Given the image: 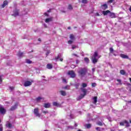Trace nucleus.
Here are the masks:
<instances>
[{
    "label": "nucleus",
    "mask_w": 131,
    "mask_h": 131,
    "mask_svg": "<svg viewBox=\"0 0 131 131\" xmlns=\"http://www.w3.org/2000/svg\"><path fill=\"white\" fill-rule=\"evenodd\" d=\"M68 29H71V27H69L68 28Z\"/></svg>",
    "instance_id": "nucleus-59"
},
{
    "label": "nucleus",
    "mask_w": 131,
    "mask_h": 131,
    "mask_svg": "<svg viewBox=\"0 0 131 131\" xmlns=\"http://www.w3.org/2000/svg\"><path fill=\"white\" fill-rule=\"evenodd\" d=\"M10 90H11V91H13L14 89V86H10L9 88Z\"/></svg>",
    "instance_id": "nucleus-49"
},
{
    "label": "nucleus",
    "mask_w": 131,
    "mask_h": 131,
    "mask_svg": "<svg viewBox=\"0 0 131 131\" xmlns=\"http://www.w3.org/2000/svg\"><path fill=\"white\" fill-rule=\"evenodd\" d=\"M68 10H69V11H72V10H73V7H72V5H69L68 7Z\"/></svg>",
    "instance_id": "nucleus-25"
},
{
    "label": "nucleus",
    "mask_w": 131,
    "mask_h": 131,
    "mask_svg": "<svg viewBox=\"0 0 131 131\" xmlns=\"http://www.w3.org/2000/svg\"><path fill=\"white\" fill-rule=\"evenodd\" d=\"M47 67L48 69H52V68H53V65L51 64H48Z\"/></svg>",
    "instance_id": "nucleus-26"
},
{
    "label": "nucleus",
    "mask_w": 131,
    "mask_h": 131,
    "mask_svg": "<svg viewBox=\"0 0 131 131\" xmlns=\"http://www.w3.org/2000/svg\"><path fill=\"white\" fill-rule=\"evenodd\" d=\"M59 60L62 62L63 61V58H59Z\"/></svg>",
    "instance_id": "nucleus-55"
},
{
    "label": "nucleus",
    "mask_w": 131,
    "mask_h": 131,
    "mask_svg": "<svg viewBox=\"0 0 131 131\" xmlns=\"http://www.w3.org/2000/svg\"><path fill=\"white\" fill-rule=\"evenodd\" d=\"M23 55H24V53L23 52H19L18 54V57H23Z\"/></svg>",
    "instance_id": "nucleus-29"
},
{
    "label": "nucleus",
    "mask_w": 131,
    "mask_h": 131,
    "mask_svg": "<svg viewBox=\"0 0 131 131\" xmlns=\"http://www.w3.org/2000/svg\"><path fill=\"white\" fill-rule=\"evenodd\" d=\"M84 61H85V62H86V63H89L90 62V59L89 58H88V57H85L84 58Z\"/></svg>",
    "instance_id": "nucleus-30"
},
{
    "label": "nucleus",
    "mask_w": 131,
    "mask_h": 131,
    "mask_svg": "<svg viewBox=\"0 0 131 131\" xmlns=\"http://www.w3.org/2000/svg\"><path fill=\"white\" fill-rule=\"evenodd\" d=\"M42 112L44 114H48V113H49V112L48 111H42Z\"/></svg>",
    "instance_id": "nucleus-38"
},
{
    "label": "nucleus",
    "mask_w": 131,
    "mask_h": 131,
    "mask_svg": "<svg viewBox=\"0 0 131 131\" xmlns=\"http://www.w3.org/2000/svg\"><path fill=\"white\" fill-rule=\"evenodd\" d=\"M117 81H118V82H119V84H122V83L121 82V80L120 79H117Z\"/></svg>",
    "instance_id": "nucleus-37"
},
{
    "label": "nucleus",
    "mask_w": 131,
    "mask_h": 131,
    "mask_svg": "<svg viewBox=\"0 0 131 131\" xmlns=\"http://www.w3.org/2000/svg\"><path fill=\"white\" fill-rule=\"evenodd\" d=\"M97 124H98V125H100V126L103 125V123L101 122H98Z\"/></svg>",
    "instance_id": "nucleus-44"
},
{
    "label": "nucleus",
    "mask_w": 131,
    "mask_h": 131,
    "mask_svg": "<svg viewBox=\"0 0 131 131\" xmlns=\"http://www.w3.org/2000/svg\"><path fill=\"white\" fill-rule=\"evenodd\" d=\"M114 0H109L107 1V4H112V3H113V1Z\"/></svg>",
    "instance_id": "nucleus-41"
},
{
    "label": "nucleus",
    "mask_w": 131,
    "mask_h": 131,
    "mask_svg": "<svg viewBox=\"0 0 131 131\" xmlns=\"http://www.w3.org/2000/svg\"><path fill=\"white\" fill-rule=\"evenodd\" d=\"M129 11H130L131 12V6L130 7V8H129Z\"/></svg>",
    "instance_id": "nucleus-58"
},
{
    "label": "nucleus",
    "mask_w": 131,
    "mask_h": 131,
    "mask_svg": "<svg viewBox=\"0 0 131 131\" xmlns=\"http://www.w3.org/2000/svg\"><path fill=\"white\" fill-rule=\"evenodd\" d=\"M120 125H121V126L124 125V121H123V122H121L120 123Z\"/></svg>",
    "instance_id": "nucleus-43"
},
{
    "label": "nucleus",
    "mask_w": 131,
    "mask_h": 131,
    "mask_svg": "<svg viewBox=\"0 0 131 131\" xmlns=\"http://www.w3.org/2000/svg\"><path fill=\"white\" fill-rule=\"evenodd\" d=\"M59 93H60V95L61 96H63V97H65V96H66V95H67V93H66V92H65L64 91H60Z\"/></svg>",
    "instance_id": "nucleus-15"
},
{
    "label": "nucleus",
    "mask_w": 131,
    "mask_h": 131,
    "mask_svg": "<svg viewBox=\"0 0 131 131\" xmlns=\"http://www.w3.org/2000/svg\"><path fill=\"white\" fill-rule=\"evenodd\" d=\"M82 4H88V1L87 0H82Z\"/></svg>",
    "instance_id": "nucleus-39"
},
{
    "label": "nucleus",
    "mask_w": 131,
    "mask_h": 131,
    "mask_svg": "<svg viewBox=\"0 0 131 131\" xmlns=\"http://www.w3.org/2000/svg\"><path fill=\"white\" fill-rule=\"evenodd\" d=\"M110 17H111L112 18H116V15H115V13H113V12H111L110 11V14H109Z\"/></svg>",
    "instance_id": "nucleus-16"
},
{
    "label": "nucleus",
    "mask_w": 131,
    "mask_h": 131,
    "mask_svg": "<svg viewBox=\"0 0 131 131\" xmlns=\"http://www.w3.org/2000/svg\"><path fill=\"white\" fill-rule=\"evenodd\" d=\"M92 88H95V87L97 86V83H92Z\"/></svg>",
    "instance_id": "nucleus-35"
},
{
    "label": "nucleus",
    "mask_w": 131,
    "mask_h": 131,
    "mask_svg": "<svg viewBox=\"0 0 131 131\" xmlns=\"http://www.w3.org/2000/svg\"><path fill=\"white\" fill-rule=\"evenodd\" d=\"M75 86L76 89H78V87L79 86V84H76Z\"/></svg>",
    "instance_id": "nucleus-45"
},
{
    "label": "nucleus",
    "mask_w": 131,
    "mask_h": 131,
    "mask_svg": "<svg viewBox=\"0 0 131 131\" xmlns=\"http://www.w3.org/2000/svg\"><path fill=\"white\" fill-rule=\"evenodd\" d=\"M96 130H99L100 131L101 130V128L97 127L96 128Z\"/></svg>",
    "instance_id": "nucleus-47"
},
{
    "label": "nucleus",
    "mask_w": 131,
    "mask_h": 131,
    "mask_svg": "<svg viewBox=\"0 0 131 131\" xmlns=\"http://www.w3.org/2000/svg\"><path fill=\"white\" fill-rule=\"evenodd\" d=\"M50 106H51V104H50V103H45L44 104L45 108H50Z\"/></svg>",
    "instance_id": "nucleus-23"
},
{
    "label": "nucleus",
    "mask_w": 131,
    "mask_h": 131,
    "mask_svg": "<svg viewBox=\"0 0 131 131\" xmlns=\"http://www.w3.org/2000/svg\"><path fill=\"white\" fill-rule=\"evenodd\" d=\"M49 54H51V51H50V50H48L46 53V57H48Z\"/></svg>",
    "instance_id": "nucleus-36"
},
{
    "label": "nucleus",
    "mask_w": 131,
    "mask_h": 131,
    "mask_svg": "<svg viewBox=\"0 0 131 131\" xmlns=\"http://www.w3.org/2000/svg\"><path fill=\"white\" fill-rule=\"evenodd\" d=\"M70 38L72 40H74L75 39V37L74 36V35H73V34H71L70 35Z\"/></svg>",
    "instance_id": "nucleus-17"
},
{
    "label": "nucleus",
    "mask_w": 131,
    "mask_h": 131,
    "mask_svg": "<svg viewBox=\"0 0 131 131\" xmlns=\"http://www.w3.org/2000/svg\"><path fill=\"white\" fill-rule=\"evenodd\" d=\"M32 82H33V80H32L31 81H26L24 83V86H30V85H31L32 84Z\"/></svg>",
    "instance_id": "nucleus-6"
},
{
    "label": "nucleus",
    "mask_w": 131,
    "mask_h": 131,
    "mask_svg": "<svg viewBox=\"0 0 131 131\" xmlns=\"http://www.w3.org/2000/svg\"><path fill=\"white\" fill-rule=\"evenodd\" d=\"M6 127H8V128H12L13 127V125L10 122L7 121L6 123Z\"/></svg>",
    "instance_id": "nucleus-9"
},
{
    "label": "nucleus",
    "mask_w": 131,
    "mask_h": 131,
    "mask_svg": "<svg viewBox=\"0 0 131 131\" xmlns=\"http://www.w3.org/2000/svg\"><path fill=\"white\" fill-rule=\"evenodd\" d=\"M99 58H100V57H99V55H98V52H95L94 53V54L93 55V56L92 57V62L93 63V64H96V63H97V62H98V60H99Z\"/></svg>",
    "instance_id": "nucleus-2"
},
{
    "label": "nucleus",
    "mask_w": 131,
    "mask_h": 131,
    "mask_svg": "<svg viewBox=\"0 0 131 131\" xmlns=\"http://www.w3.org/2000/svg\"><path fill=\"white\" fill-rule=\"evenodd\" d=\"M53 106L55 107H61V104L58 103V102L54 101L53 102Z\"/></svg>",
    "instance_id": "nucleus-10"
},
{
    "label": "nucleus",
    "mask_w": 131,
    "mask_h": 131,
    "mask_svg": "<svg viewBox=\"0 0 131 131\" xmlns=\"http://www.w3.org/2000/svg\"><path fill=\"white\" fill-rule=\"evenodd\" d=\"M97 99H98V98L96 97V96H95V97H94V98H93V103L95 104V105H96V104H97V102H98V100H97Z\"/></svg>",
    "instance_id": "nucleus-21"
},
{
    "label": "nucleus",
    "mask_w": 131,
    "mask_h": 131,
    "mask_svg": "<svg viewBox=\"0 0 131 131\" xmlns=\"http://www.w3.org/2000/svg\"><path fill=\"white\" fill-rule=\"evenodd\" d=\"M92 71L93 72H95V71H96V69L95 68L92 69Z\"/></svg>",
    "instance_id": "nucleus-54"
},
{
    "label": "nucleus",
    "mask_w": 131,
    "mask_h": 131,
    "mask_svg": "<svg viewBox=\"0 0 131 131\" xmlns=\"http://www.w3.org/2000/svg\"><path fill=\"white\" fill-rule=\"evenodd\" d=\"M8 1H4L3 3V4L2 6V8H5L6 6L8 5Z\"/></svg>",
    "instance_id": "nucleus-19"
},
{
    "label": "nucleus",
    "mask_w": 131,
    "mask_h": 131,
    "mask_svg": "<svg viewBox=\"0 0 131 131\" xmlns=\"http://www.w3.org/2000/svg\"><path fill=\"white\" fill-rule=\"evenodd\" d=\"M82 88H86L88 86V84L85 83H82Z\"/></svg>",
    "instance_id": "nucleus-32"
},
{
    "label": "nucleus",
    "mask_w": 131,
    "mask_h": 131,
    "mask_svg": "<svg viewBox=\"0 0 131 131\" xmlns=\"http://www.w3.org/2000/svg\"><path fill=\"white\" fill-rule=\"evenodd\" d=\"M76 48H77V46L76 47V46H74V45H73V46H72V49H73V50H74V49H76Z\"/></svg>",
    "instance_id": "nucleus-50"
},
{
    "label": "nucleus",
    "mask_w": 131,
    "mask_h": 131,
    "mask_svg": "<svg viewBox=\"0 0 131 131\" xmlns=\"http://www.w3.org/2000/svg\"><path fill=\"white\" fill-rule=\"evenodd\" d=\"M88 73V69L86 68H80L78 71V73L81 77H84Z\"/></svg>",
    "instance_id": "nucleus-1"
},
{
    "label": "nucleus",
    "mask_w": 131,
    "mask_h": 131,
    "mask_svg": "<svg viewBox=\"0 0 131 131\" xmlns=\"http://www.w3.org/2000/svg\"><path fill=\"white\" fill-rule=\"evenodd\" d=\"M114 51V50L113 49V48H110V53H113Z\"/></svg>",
    "instance_id": "nucleus-42"
},
{
    "label": "nucleus",
    "mask_w": 131,
    "mask_h": 131,
    "mask_svg": "<svg viewBox=\"0 0 131 131\" xmlns=\"http://www.w3.org/2000/svg\"><path fill=\"white\" fill-rule=\"evenodd\" d=\"M38 108H35L34 110V114L37 117H40V114L38 112Z\"/></svg>",
    "instance_id": "nucleus-5"
},
{
    "label": "nucleus",
    "mask_w": 131,
    "mask_h": 131,
    "mask_svg": "<svg viewBox=\"0 0 131 131\" xmlns=\"http://www.w3.org/2000/svg\"><path fill=\"white\" fill-rule=\"evenodd\" d=\"M95 16H100V14H99V13H96L95 14Z\"/></svg>",
    "instance_id": "nucleus-53"
},
{
    "label": "nucleus",
    "mask_w": 131,
    "mask_h": 131,
    "mask_svg": "<svg viewBox=\"0 0 131 131\" xmlns=\"http://www.w3.org/2000/svg\"><path fill=\"white\" fill-rule=\"evenodd\" d=\"M43 99V98L42 97H38L36 99V101L38 103H39V102H40V101H41V100H42Z\"/></svg>",
    "instance_id": "nucleus-18"
},
{
    "label": "nucleus",
    "mask_w": 131,
    "mask_h": 131,
    "mask_svg": "<svg viewBox=\"0 0 131 131\" xmlns=\"http://www.w3.org/2000/svg\"><path fill=\"white\" fill-rule=\"evenodd\" d=\"M101 9L104 10H106V9H108V5L106 4H103L101 5Z\"/></svg>",
    "instance_id": "nucleus-12"
},
{
    "label": "nucleus",
    "mask_w": 131,
    "mask_h": 131,
    "mask_svg": "<svg viewBox=\"0 0 131 131\" xmlns=\"http://www.w3.org/2000/svg\"><path fill=\"white\" fill-rule=\"evenodd\" d=\"M68 74L72 78H74V77H75V76H76L75 73L73 71H69L68 72Z\"/></svg>",
    "instance_id": "nucleus-4"
},
{
    "label": "nucleus",
    "mask_w": 131,
    "mask_h": 131,
    "mask_svg": "<svg viewBox=\"0 0 131 131\" xmlns=\"http://www.w3.org/2000/svg\"><path fill=\"white\" fill-rule=\"evenodd\" d=\"M71 118H72V115H70Z\"/></svg>",
    "instance_id": "nucleus-62"
},
{
    "label": "nucleus",
    "mask_w": 131,
    "mask_h": 131,
    "mask_svg": "<svg viewBox=\"0 0 131 131\" xmlns=\"http://www.w3.org/2000/svg\"><path fill=\"white\" fill-rule=\"evenodd\" d=\"M26 63H27V64H31L32 61L30 60V59H26Z\"/></svg>",
    "instance_id": "nucleus-28"
},
{
    "label": "nucleus",
    "mask_w": 131,
    "mask_h": 131,
    "mask_svg": "<svg viewBox=\"0 0 131 131\" xmlns=\"http://www.w3.org/2000/svg\"><path fill=\"white\" fill-rule=\"evenodd\" d=\"M12 16H14V17H17V16H19V10L15 9L13 11V14H12Z\"/></svg>",
    "instance_id": "nucleus-7"
},
{
    "label": "nucleus",
    "mask_w": 131,
    "mask_h": 131,
    "mask_svg": "<svg viewBox=\"0 0 131 131\" xmlns=\"http://www.w3.org/2000/svg\"><path fill=\"white\" fill-rule=\"evenodd\" d=\"M92 126V125L91 124H86V127L87 128H90V127Z\"/></svg>",
    "instance_id": "nucleus-34"
},
{
    "label": "nucleus",
    "mask_w": 131,
    "mask_h": 131,
    "mask_svg": "<svg viewBox=\"0 0 131 131\" xmlns=\"http://www.w3.org/2000/svg\"><path fill=\"white\" fill-rule=\"evenodd\" d=\"M129 122H130V123H131V120H129Z\"/></svg>",
    "instance_id": "nucleus-64"
},
{
    "label": "nucleus",
    "mask_w": 131,
    "mask_h": 131,
    "mask_svg": "<svg viewBox=\"0 0 131 131\" xmlns=\"http://www.w3.org/2000/svg\"><path fill=\"white\" fill-rule=\"evenodd\" d=\"M4 130V127L3 126V124H0V131Z\"/></svg>",
    "instance_id": "nucleus-33"
},
{
    "label": "nucleus",
    "mask_w": 131,
    "mask_h": 131,
    "mask_svg": "<svg viewBox=\"0 0 131 131\" xmlns=\"http://www.w3.org/2000/svg\"><path fill=\"white\" fill-rule=\"evenodd\" d=\"M75 126H77V124L75 123Z\"/></svg>",
    "instance_id": "nucleus-61"
},
{
    "label": "nucleus",
    "mask_w": 131,
    "mask_h": 131,
    "mask_svg": "<svg viewBox=\"0 0 131 131\" xmlns=\"http://www.w3.org/2000/svg\"><path fill=\"white\" fill-rule=\"evenodd\" d=\"M73 55L75 56L76 57H78V55H77V54H74Z\"/></svg>",
    "instance_id": "nucleus-56"
},
{
    "label": "nucleus",
    "mask_w": 131,
    "mask_h": 131,
    "mask_svg": "<svg viewBox=\"0 0 131 131\" xmlns=\"http://www.w3.org/2000/svg\"><path fill=\"white\" fill-rule=\"evenodd\" d=\"M120 73L122 75H124L125 74V71H124V70H121L120 71Z\"/></svg>",
    "instance_id": "nucleus-27"
},
{
    "label": "nucleus",
    "mask_w": 131,
    "mask_h": 131,
    "mask_svg": "<svg viewBox=\"0 0 131 131\" xmlns=\"http://www.w3.org/2000/svg\"><path fill=\"white\" fill-rule=\"evenodd\" d=\"M60 57H62V55H61V54H58L57 56H56L55 58L56 61H58V60H59Z\"/></svg>",
    "instance_id": "nucleus-24"
},
{
    "label": "nucleus",
    "mask_w": 131,
    "mask_h": 131,
    "mask_svg": "<svg viewBox=\"0 0 131 131\" xmlns=\"http://www.w3.org/2000/svg\"><path fill=\"white\" fill-rule=\"evenodd\" d=\"M68 85H67V86H64V88H63V89H64V90H69V89L68 88Z\"/></svg>",
    "instance_id": "nucleus-46"
},
{
    "label": "nucleus",
    "mask_w": 131,
    "mask_h": 131,
    "mask_svg": "<svg viewBox=\"0 0 131 131\" xmlns=\"http://www.w3.org/2000/svg\"><path fill=\"white\" fill-rule=\"evenodd\" d=\"M129 80L131 82V78H129Z\"/></svg>",
    "instance_id": "nucleus-63"
},
{
    "label": "nucleus",
    "mask_w": 131,
    "mask_h": 131,
    "mask_svg": "<svg viewBox=\"0 0 131 131\" xmlns=\"http://www.w3.org/2000/svg\"><path fill=\"white\" fill-rule=\"evenodd\" d=\"M19 105V103L18 102H16L14 106H12L11 108H10L11 111H14V110H16L17 109V107Z\"/></svg>",
    "instance_id": "nucleus-8"
},
{
    "label": "nucleus",
    "mask_w": 131,
    "mask_h": 131,
    "mask_svg": "<svg viewBox=\"0 0 131 131\" xmlns=\"http://www.w3.org/2000/svg\"><path fill=\"white\" fill-rule=\"evenodd\" d=\"M45 27H47V25L46 24H44Z\"/></svg>",
    "instance_id": "nucleus-60"
},
{
    "label": "nucleus",
    "mask_w": 131,
    "mask_h": 131,
    "mask_svg": "<svg viewBox=\"0 0 131 131\" xmlns=\"http://www.w3.org/2000/svg\"><path fill=\"white\" fill-rule=\"evenodd\" d=\"M121 58H123V59H128V56L125 55L124 54H121L120 55Z\"/></svg>",
    "instance_id": "nucleus-20"
},
{
    "label": "nucleus",
    "mask_w": 131,
    "mask_h": 131,
    "mask_svg": "<svg viewBox=\"0 0 131 131\" xmlns=\"http://www.w3.org/2000/svg\"><path fill=\"white\" fill-rule=\"evenodd\" d=\"M62 81L63 82H65V83L67 82V80H66V79H63Z\"/></svg>",
    "instance_id": "nucleus-51"
},
{
    "label": "nucleus",
    "mask_w": 131,
    "mask_h": 131,
    "mask_svg": "<svg viewBox=\"0 0 131 131\" xmlns=\"http://www.w3.org/2000/svg\"><path fill=\"white\" fill-rule=\"evenodd\" d=\"M124 123L126 124V127H129L130 126L129 123L126 121V120H124Z\"/></svg>",
    "instance_id": "nucleus-22"
},
{
    "label": "nucleus",
    "mask_w": 131,
    "mask_h": 131,
    "mask_svg": "<svg viewBox=\"0 0 131 131\" xmlns=\"http://www.w3.org/2000/svg\"><path fill=\"white\" fill-rule=\"evenodd\" d=\"M81 91H82V93H83V94H81L78 97V100H81V99L84 98V96H85V95H86V92H87L86 89H85L84 88H81Z\"/></svg>",
    "instance_id": "nucleus-3"
},
{
    "label": "nucleus",
    "mask_w": 131,
    "mask_h": 131,
    "mask_svg": "<svg viewBox=\"0 0 131 131\" xmlns=\"http://www.w3.org/2000/svg\"><path fill=\"white\" fill-rule=\"evenodd\" d=\"M0 113L1 114H5L6 113V110L3 107H0Z\"/></svg>",
    "instance_id": "nucleus-11"
},
{
    "label": "nucleus",
    "mask_w": 131,
    "mask_h": 131,
    "mask_svg": "<svg viewBox=\"0 0 131 131\" xmlns=\"http://www.w3.org/2000/svg\"><path fill=\"white\" fill-rule=\"evenodd\" d=\"M68 43L69 44V45H72V43H73V41H72V40H69L68 41Z\"/></svg>",
    "instance_id": "nucleus-40"
},
{
    "label": "nucleus",
    "mask_w": 131,
    "mask_h": 131,
    "mask_svg": "<svg viewBox=\"0 0 131 131\" xmlns=\"http://www.w3.org/2000/svg\"><path fill=\"white\" fill-rule=\"evenodd\" d=\"M102 14L104 15V16H107L108 14H110V11L109 10H106V11H102Z\"/></svg>",
    "instance_id": "nucleus-14"
},
{
    "label": "nucleus",
    "mask_w": 131,
    "mask_h": 131,
    "mask_svg": "<svg viewBox=\"0 0 131 131\" xmlns=\"http://www.w3.org/2000/svg\"><path fill=\"white\" fill-rule=\"evenodd\" d=\"M52 21H53V17L48 18L45 19L46 23H49L52 22Z\"/></svg>",
    "instance_id": "nucleus-13"
},
{
    "label": "nucleus",
    "mask_w": 131,
    "mask_h": 131,
    "mask_svg": "<svg viewBox=\"0 0 131 131\" xmlns=\"http://www.w3.org/2000/svg\"><path fill=\"white\" fill-rule=\"evenodd\" d=\"M68 129H73L74 127L73 126H68Z\"/></svg>",
    "instance_id": "nucleus-31"
},
{
    "label": "nucleus",
    "mask_w": 131,
    "mask_h": 131,
    "mask_svg": "<svg viewBox=\"0 0 131 131\" xmlns=\"http://www.w3.org/2000/svg\"><path fill=\"white\" fill-rule=\"evenodd\" d=\"M44 15H45V16H47V17H49V14H47L46 12H45V13H44Z\"/></svg>",
    "instance_id": "nucleus-52"
},
{
    "label": "nucleus",
    "mask_w": 131,
    "mask_h": 131,
    "mask_svg": "<svg viewBox=\"0 0 131 131\" xmlns=\"http://www.w3.org/2000/svg\"><path fill=\"white\" fill-rule=\"evenodd\" d=\"M3 76H0V82H3V79H2Z\"/></svg>",
    "instance_id": "nucleus-48"
},
{
    "label": "nucleus",
    "mask_w": 131,
    "mask_h": 131,
    "mask_svg": "<svg viewBox=\"0 0 131 131\" xmlns=\"http://www.w3.org/2000/svg\"><path fill=\"white\" fill-rule=\"evenodd\" d=\"M38 41H41V39H40V38H38Z\"/></svg>",
    "instance_id": "nucleus-57"
}]
</instances>
